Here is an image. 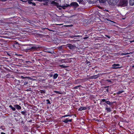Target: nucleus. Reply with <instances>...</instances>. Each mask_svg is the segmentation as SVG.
I'll list each match as a JSON object with an SVG mask.
<instances>
[{
	"instance_id": "f257e3e1",
	"label": "nucleus",
	"mask_w": 134,
	"mask_h": 134,
	"mask_svg": "<svg viewBox=\"0 0 134 134\" xmlns=\"http://www.w3.org/2000/svg\"><path fill=\"white\" fill-rule=\"evenodd\" d=\"M118 5L121 7L127 6L128 3V0H119Z\"/></svg>"
},
{
	"instance_id": "f03ea898",
	"label": "nucleus",
	"mask_w": 134,
	"mask_h": 134,
	"mask_svg": "<svg viewBox=\"0 0 134 134\" xmlns=\"http://www.w3.org/2000/svg\"><path fill=\"white\" fill-rule=\"evenodd\" d=\"M30 46H33L30 48H27L26 50H30V51H34L37 50L39 48V47L37 45L35 44H30Z\"/></svg>"
},
{
	"instance_id": "7ed1b4c3",
	"label": "nucleus",
	"mask_w": 134,
	"mask_h": 134,
	"mask_svg": "<svg viewBox=\"0 0 134 134\" xmlns=\"http://www.w3.org/2000/svg\"><path fill=\"white\" fill-rule=\"evenodd\" d=\"M108 2L110 4L115 5L119 2V0H107Z\"/></svg>"
},
{
	"instance_id": "20e7f679",
	"label": "nucleus",
	"mask_w": 134,
	"mask_h": 134,
	"mask_svg": "<svg viewBox=\"0 0 134 134\" xmlns=\"http://www.w3.org/2000/svg\"><path fill=\"white\" fill-rule=\"evenodd\" d=\"M69 5L70 7H72L75 8H76L79 6V5L76 2H72L70 4H69Z\"/></svg>"
},
{
	"instance_id": "39448f33",
	"label": "nucleus",
	"mask_w": 134,
	"mask_h": 134,
	"mask_svg": "<svg viewBox=\"0 0 134 134\" xmlns=\"http://www.w3.org/2000/svg\"><path fill=\"white\" fill-rule=\"evenodd\" d=\"M105 102L107 104L111 105L113 103H116V102H110L109 101H107V100L104 99H102L100 101V103L102 102Z\"/></svg>"
},
{
	"instance_id": "423d86ee",
	"label": "nucleus",
	"mask_w": 134,
	"mask_h": 134,
	"mask_svg": "<svg viewBox=\"0 0 134 134\" xmlns=\"http://www.w3.org/2000/svg\"><path fill=\"white\" fill-rule=\"evenodd\" d=\"M67 46L68 48L71 50H74L76 47L75 46L72 45L71 44L69 43L67 44Z\"/></svg>"
},
{
	"instance_id": "0eeeda50",
	"label": "nucleus",
	"mask_w": 134,
	"mask_h": 134,
	"mask_svg": "<svg viewBox=\"0 0 134 134\" xmlns=\"http://www.w3.org/2000/svg\"><path fill=\"white\" fill-rule=\"evenodd\" d=\"M120 65L118 64H114L112 65L113 68L116 69L120 68L122 67V66H120Z\"/></svg>"
},
{
	"instance_id": "6e6552de",
	"label": "nucleus",
	"mask_w": 134,
	"mask_h": 134,
	"mask_svg": "<svg viewBox=\"0 0 134 134\" xmlns=\"http://www.w3.org/2000/svg\"><path fill=\"white\" fill-rule=\"evenodd\" d=\"M51 4H52V5L57 6V7L58 8L60 7V6L59 5L58 3L55 2L53 1L51 2Z\"/></svg>"
},
{
	"instance_id": "1a4fd4ad",
	"label": "nucleus",
	"mask_w": 134,
	"mask_h": 134,
	"mask_svg": "<svg viewBox=\"0 0 134 134\" xmlns=\"http://www.w3.org/2000/svg\"><path fill=\"white\" fill-rule=\"evenodd\" d=\"M77 2H79L80 4H82L84 5L85 4V2L83 1V0H77Z\"/></svg>"
},
{
	"instance_id": "9d476101",
	"label": "nucleus",
	"mask_w": 134,
	"mask_h": 134,
	"mask_svg": "<svg viewBox=\"0 0 134 134\" xmlns=\"http://www.w3.org/2000/svg\"><path fill=\"white\" fill-rule=\"evenodd\" d=\"M14 106L15 108H16L18 110H20L21 108V107L18 104L14 105Z\"/></svg>"
},
{
	"instance_id": "9b49d317",
	"label": "nucleus",
	"mask_w": 134,
	"mask_h": 134,
	"mask_svg": "<svg viewBox=\"0 0 134 134\" xmlns=\"http://www.w3.org/2000/svg\"><path fill=\"white\" fill-rule=\"evenodd\" d=\"M70 7L69 4H66L63 5H62V6H60V7H61L63 9H65L67 7Z\"/></svg>"
},
{
	"instance_id": "f8f14e48",
	"label": "nucleus",
	"mask_w": 134,
	"mask_h": 134,
	"mask_svg": "<svg viewBox=\"0 0 134 134\" xmlns=\"http://www.w3.org/2000/svg\"><path fill=\"white\" fill-rule=\"evenodd\" d=\"M32 0H28V3L29 4H32L33 6H35L36 5V4L32 2Z\"/></svg>"
},
{
	"instance_id": "ddd939ff",
	"label": "nucleus",
	"mask_w": 134,
	"mask_h": 134,
	"mask_svg": "<svg viewBox=\"0 0 134 134\" xmlns=\"http://www.w3.org/2000/svg\"><path fill=\"white\" fill-rule=\"evenodd\" d=\"M44 50L45 51V52H47L49 53L52 54L54 53L53 51H49L48 49L47 48L44 49Z\"/></svg>"
},
{
	"instance_id": "4468645a",
	"label": "nucleus",
	"mask_w": 134,
	"mask_h": 134,
	"mask_svg": "<svg viewBox=\"0 0 134 134\" xmlns=\"http://www.w3.org/2000/svg\"><path fill=\"white\" fill-rule=\"evenodd\" d=\"M87 109V108L85 107H83V106L79 108L78 110L79 111H82L83 110H85Z\"/></svg>"
},
{
	"instance_id": "2eb2a0df",
	"label": "nucleus",
	"mask_w": 134,
	"mask_h": 134,
	"mask_svg": "<svg viewBox=\"0 0 134 134\" xmlns=\"http://www.w3.org/2000/svg\"><path fill=\"white\" fill-rule=\"evenodd\" d=\"M130 4L131 5H134V0H130Z\"/></svg>"
},
{
	"instance_id": "dca6fc26",
	"label": "nucleus",
	"mask_w": 134,
	"mask_h": 134,
	"mask_svg": "<svg viewBox=\"0 0 134 134\" xmlns=\"http://www.w3.org/2000/svg\"><path fill=\"white\" fill-rule=\"evenodd\" d=\"M21 114L22 115H24L25 116H26L27 115L26 114L27 112L26 110H25L23 111H21Z\"/></svg>"
},
{
	"instance_id": "f3484780",
	"label": "nucleus",
	"mask_w": 134,
	"mask_h": 134,
	"mask_svg": "<svg viewBox=\"0 0 134 134\" xmlns=\"http://www.w3.org/2000/svg\"><path fill=\"white\" fill-rule=\"evenodd\" d=\"M105 110H107V113L110 112L111 111V109L108 107H106L105 108Z\"/></svg>"
},
{
	"instance_id": "a211bd4d",
	"label": "nucleus",
	"mask_w": 134,
	"mask_h": 134,
	"mask_svg": "<svg viewBox=\"0 0 134 134\" xmlns=\"http://www.w3.org/2000/svg\"><path fill=\"white\" fill-rule=\"evenodd\" d=\"M64 46L63 45H62L57 47V48L59 50H63V47Z\"/></svg>"
},
{
	"instance_id": "6ab92c4d",
	"label": "nucleus",
	"mask_w": 134,
	"mask_h": 134,
	"mask_svg": "<svg viewBox=\"0 0 134 134\" xmlns=\"http://www.w3.org/2000/svg\"><path fill=\"white\" fill-rule=\"evenodd\" d=\"M58 75L57 74H55L53 75V78L54 79H56L58 76Z\"/></svg>"
},
{
	"instance_id": "aec40b11",
	"label": "nucleus",
	"mask_w": 134,
	"mask_h": 134,
	"mask_svg": "<svg viewBox=\"0 0 134 134\" xmlns=\"http://www.w3.org/2000/svg\"><path fill=\"white\" fill-rule=\"evenodd\" d=\"M9 107L11 108L12 110L13 111H15L16 110L15 108V107H13L11 105H10L9 106Z\"/></svg>"
},
{
	"instance_id": "412c9836",
	"label": "nucleus",
	"mask_w": 134,
	"mask_h": 134,
	"mask_svg": "<svg viewBox=\"0 0 134 134\" xmlns=\"http://www.w3.org/2000/svg\"><path fill=\"white\" fill-rule=\"evenodd\" d=\"M59 66L62 67L63 68H67L68 66L64 65H60Z\"/></svg>"
},
{
	"instance_id": "4be33fe9",
	"label": "nucleus",
	"mask_w": 134,
	"mask_h": 134,
	"mask_svg": "<svg viewBox=\"0 0 134 134\" xmlns=\"http://www.w3.org/2000/svg\"><path fill=\"white\" fill-rule=\"evenodd\" d=\"M80 87H82V86L81 85H79L77 86H75L73 87V89H76Z\"/></svg>"
},
{
	"instance_id": "5701e85b",
	"label": "nucleus",
	"mask_w": 134,
	"mask_h": 134,
	"mask_svg": "<svg viewBox=\"0 0 134 134\" xmlns=\"http://www.w3.org/2000/svg\"><path fill=\"white\" fill-rule=\"evenodd\" d=\"M63 122L65 123H68V119H65L63 121Z\"/></svg>"
},
{
	"instance_id": "b1692460",
	"label": "nucleus",
	"mask_w": 134,
	"mask_h": 134,
	"mask_svg": "<svg viewBox=\"0 0 134 134\" xmlns=\"http://www.w3.org/2000/svg\"><path fill=\"white\" fill-rule=\"evenodd\" d=\"M45 91L42 90H41L40 91V92L41 93H45Z\"/></svg>"
},
{
	"instance_id": "393cba45",
	"label": "nucleus",
	"mask_w": 134,
	"mask_h": 134,
	"mask_svg": "<svg viewBox=\"0 0 134 134\" xmlns=\"http://www.w3.org/2000/svg\"><path fill=\"white\" fill-rule=\"evenodd\" d=\"M124 92V91H118V92L117 93V94H120L122 92Z\"/></svg>"
},
{
	"instance_id": "a878e982",
	"label": "nucleus",
	"mask_w": 134,
	"mask_h": 134,
	"mask_svg": "<svg viewBox=\"0 0 134 134\" xmlns=\"http://www.w3.org/2000/svg\"><path fill=\"white\" fill-rule=\"evenodd\" d=\"M106 0H99V1L101 3H104L105 2Z\"/></svg>"
},
{
	"instance_id": "bb28decb",
	"label": "nucleus",
	"mask_w": 134,
	"mask_h": 134,
	"mask_svg": "<svg viewBox=\"0 0 134 134\" xmlns=\"http://www.w3.org/2000/svg\"><path fill=\"white\" fill-rule=\"evenodd\" d=\"M0 129H1L2 130H4L5 129V126H1Z\"/></svg>"
},
{
	"instance_id": "cd10ccee",
	"label": "nucleus",
	"mask_w": 134,
	"mask_h": 134,
	"mask_svg": "<svg viewBox=\"0 0 134 134\" xmlns=\"http://www.w3.org/2000/svg\"><path fill=\"white\" fill-rule=\"evenodd\" d=\"M93 79H96L98 77V76L97 75L93 76Z\"/></svg>"
},
{
	"instance_id": "c85d7f7f",
	"label": "nucleus",
	"mask_w": 134,
	"mask_h": 134,
	"mask_svg": "<svg viewBox=\"0 0 134 134\" xmlns=\"http://www.w3.org/2000/svg\"><path fill=\"white\" fill-rule=\"evenodd\" d=\"M54 93L59 94H62V93H61V92H60L58 91H54Z\"/></svg>"
},
{
	"instance_id": "c756f323",
	"label": "nucleus",
	"mask_w": 134,
	"mask_h": 134,
	"mask_svg": "<svg viewBox=\"0 0 134 134\" xmlns=\"http://www.w3.org/2000/svg\"><path fill=\"white\" fill-rule=\"evenodd\" d=\"M46 101L47 102V104H51L49 100V99H47Z\"/></svg>"
},
{
	"instance_id": "7c9ffc66",
	"label": "nucleus",
	"mask_w": 134,
	"mask_h": 134,
	"mask_svg": "<svg viewBox=\"0 0 134 134\" xmlns=\"http://www.w3.org/2000/svg\"><path fill=\"white\" fill-rule=\"evenodd\" d=\"M93 79V76H91L90 77H89L88 78V79Z\"/></svg>"
},
{
	"instance_id": "2f4dec72",
	"label": "nucleus",
	"mask_w": 134,
	"mask_h": 134,
	"mask_svg": "<svg viewBox=\"0 0 134 134\" xmlns=\"http://www.w3.org/2000/svg\"><path fill=\"white\" fill-rule=\"evenodd\" d=\"M21 125H23V126H24V123L23 121V120L21 122Z\"/></svg>"
},
{
	"instance_id": "473e14b6",
	"label": "nucleus",
	"mask_w": 134,
	"mask_h": 134,
	"mask_svg": "<svg viewBox=\"0 0 134 134\" xmlns=\"http://www.w3.org/2000/svg\"><path fill=\"white\" fill-rule=\"evenodd\" d=\"M28 83V82H27L25 81L24 82V85H27Z\"/></svg>"
},
{
	"instance_id": "72a5a7b5",
	"label": "nucleus",
	"mask_w": 134,
	"mask_h": 134,
	"mask_svg": "<svg viewBox=\"0 0 134 134\" xmlns=\"http://www.w3.org/2000/svg\"><path fill=\"white\" fill-rule=\"evenodd\" d=\"M78 36H71L70 37H71L73 38V37H78Z\"/></svg>"
},
{
	"instance_id": "f704fd0d",
	"label": "nucleus",
	"mask_w": 134,
	"mask_h": 134,
	"mask_svg": "<svg viewBox=\"0 0 134 134\" xmlns=\"http://www.w3.org/2000/svg\"><path fill=\"white\" fill-rule=\"evenodd\" d=\"M68 116V115H65L64 116H62V118H63V117H67V116Z\"/></svg>"
},
{
	"instance_id": "c9c22d12",
	"label": "nucleus",
	"mask_w": 134,
	"mask_h": 134,
	"mask_svg": "<svg viewBox=\"0 0 134 134\" xmlns=\"http://www.w3.org/2000/svg\"><path fill=\"white\" fill-rule=\"evenodd\" d=\"M107 81H108V82H111V81L109 80H106Z\"/></svg>"
},
{
	"instance_id": "e433bc0d",
	"label": "nucleus",
	"mask_w": 134,
	"mask_h": 134,
	"mask_svg": "<svg viewBox=\"0 0 134 134\" xmlns=\"http://www.w3.org/2000/svg\"><path fill=\"white\" fill-rule=\"evenodd\" d=\"M109 87V86H105L103 87V88H108Z\"/></svg>"
},
{
	"instance_id": "4c0bfd02",
	"label": "nucleus",
	"mask_w": 134,
	"mask_h": 134,
	"mask_svg": "<svg viewBox=\"0 0 134 134\" xmlns=\"http://www.w3.org/2000/svg\"><path fill=\"white\" fill-rule=\"evenodd\" d=\"M105 36L109 38H110V36L108 35H106Z\"/></svg>"
},
{
	"instance_id": "58836bf2",
	"label": "nucleus",
	"mask_w": 134,
	"mask_h": 134,
	"mask_svg": "<svg viewBox=\"0 0 134 134\" xmlns=\"http://www.w3.org/2000/svg\"><path fill=\"white\" fill-rule=\"evenodd\" d=\"M79 40H71V41H73V42H75L76 41H79Z\"/></svg>"
},
{
	"instance_id": "ea45409f",
	"label": "nucleus",
	"mask_w": 134,
	"mask_h": 134,
	"mask_svg": "<svg viewBox=\"0 0 134 134\" xmlns=\"http://www.w3.org/2000/svg\"><path fill=\"white\" fill-rule=\"evenodd\" d=\"M72 120V119H71L68 120V122H71Z\"/></svg>"
},
{
	"instance_id": "a19ab883",
	"label": "nucleus",
	"mask_w": 134,
	"mask_h": 134,
	"mask_svg": "<svg viewBox=\"0 0 134 134\" xmlns=\"http://www.w3.org/2000/svg\"><path fill=\"white\" fill-rule=\"evenodd\" d=\"M7 0H1V1L2 2H4L7 1Z\"/></svg>"
},
{
	"instance_id": "79ce46f5",
	"label": "nucleus",
	"mask_w": 134,
	"mask_h": 134,
	"mask_svg": "<svg viewBox=\"0 0 134 134\" xmlns=\"http://www.w3.org/2000/svg\"><path fill=\"white\" fill-rule=\"evenodd\" d=\"M113 112L114 113V114H115L116 113V110H114V111H113Z\"/></svg>"
},
{
	"instance_id": "37998d69",
	"label": "nucleus",
	"mask_w": 134,
	"mask_h": 134,
	"mask_svg": "<svg viewBox=\"0 0 134 134\" xmlns=\"http://www.w3.org/2000/svg\"><path fill=\"white\" fill-rule=\"evenodd\" d=\"M88 37H85L84 38V39H87Z\"/></svg>"
},
{
	"instance_id": "c03bdc74",
	"label": "nucleus",
	"mask_w": 134,
	"mask_h": 134,
	"mask_svg": "<svg viewBox=\"0 0 134 134\" xmlns=\"http://www.w3.org/2000/svg\"><path fill=\"white\" fill-rule=\"evenodd\" d=\"M106 91H107V92H109V90L108 88L107 89V90H106Z\"/></svg>"
},
{
	"instance_id": "a18cd8bd",
	"label": "nucleus",
	"mask_w": 134,
	"mask_h": 134,
	"mask_svg": "<svg viewBox=\"0 0 134 134\" xmlns=\"http://www.w3.org/2000/svg\"><path fill=\"white\" fill-rule=\"evenodd\" d=\"M1 134H6L5 133L1 132Z\"/></svg>"
},
{
	"instance_id": "49530a36",
	"label": "nucleus",
	"mask_w": 134,
	"mask_h": 134,
	"mask_svg": "<svg viewBox=\"0 0 134 134\" xmlns=\"http://www.w3.org/2000/svg\"><path fill=\"white\" fill-rule=\"evenodd\" d=\"M20 0L23 2H26L27 1H24V0Z\"/></svg>"
},
{
	"instance_id": "de8ad7c7",
	"label": "nucleus",
	"mask_w": 134,
	"mask_h": 134,
	"mask_svg": "<svg viewBox=\"0 0 134 134\" xmlns=\"http://www.w3.org/2000/svg\"><path fill=\"white\" fill-rule=\"evenodd\" d=\"M105 20H107L108 21H110V20H109V19H107V18H106Z\"/></svg>"
},
{
	"instance_id": "09e8293b",
	"label": "nucleus",
	"mask_w": 134,
	"mask_h": 134,
	"mask_svg": "<svg viewBox=\"0 0 134 134\" xmlns=\"http://www.w3.org/2000/svg\"><path fill=\"white\" fill-rule=\"evenodd\" d=\"M32 120H30V121H29V122H32Z\"/></svg>"
},
{
	"instance_id": "8fccbe9b",
	"label": "nucleus",
	"mask_w": 134,
	"mask_h": 134,
	"mask_svg": "<svg viewBox=\"0 0 134 134\" xmlns=\"http://www.w3.org/2000/svg\"><path fill=\"white\" fill-rule=\"evenodd\" d=\"M81 9V8L80 7V8H78V10H79Z\"/></svg>"
},
{
	"instance_id": "3c124183",
	"label": "nucleus",
	"mask_w": 134,
	"mask_h": 134,
	"mask_svg": "<svg viewBox=\"0 0 134 134\" xmlns=\"http://www.w3.org/2000/svg\"><path fill=\"white\" fill-rule=\"evenodd\" d=\"M26 62L27 63H28V62H29V63H31V62H30V61H27Z\"/></svg>"
},
{
	"instance_id": "603ef678",
	"label": "nucleus",
	"mask_w": 134,
	"mask_h": 134,
	"mask_svg": "<svg viewBox=\"0 0 134 134\" xmlns=\"http://www.w3.org/2000/svg\"><path fill=\"white\" fill-rule=\"evenodd\" d=\"M15 120L16 121H18V120L16 118H15Z\"/></svg>"
},
{
	"instance_id": "864d4df0",
	"label": "nucleus",
	"mask_w": 134,
	"mask_h": 134,
	"mask_svg": "<svg viewBox=\"0 0 134 134\" xmlns=\"http://www.w3.org/2000/svg\"><path fill=\"white\" fill-rule=\"evenodd\" d=\"M129 53H127L126 54H124V55H126V54H129Z\"/></svg>"
},
{
	"instance_id": "5fc2aeb1",
	"label": "nucleus",
	"mask_w": 134,
	"mask_h": 134,
	"mask_svg": "<svg viewBox=\"0 0 134 134\" xmlns=\"http://www.w3.org/2000/svg\"><path fill=\"white\" fill-rule=\"evenodd\" d=\"M77 80H76V82L75 83V84H77Z\"/></svg>"
},
{
	"instance_id": "6e6d98bb",
	"label": "nucleus",
	"mask_w": 134,
	"mask_h": 134,
	"mask_svg": "<svg viewBox=\"0 0 134 134\" xmlns=\"http://www.w3.org/2000/svg\"><path fill=\"white\" fill-rule=\"evenodd\" d=\"M103 104H104V105H106L107 107H108V106L107 105H106V104L105 103H104Z\"/></svg>"
},
{
	"instance_id": "4d7b16f0",
	"label": "nucleus",
	"mask_w": 134,
	"mask_h": 134,
	"mask_svg": "<svg viewBox=\"0 0 134 134\" xmlns=\"http://www.w3.org/2000/svg\"><path fill=\"white\" fill-rule=\"evenodd\" d=\"M68 116H71V115H68Z\"/></svg>"
},
{
	"instance_id": "13d9d810",
	"label": "nucleus",
	"mask_w": 134,
	"mask_h": 134,
	"mask_svg": "<svg viewBox=\"0 0 134 134\" xmlns=\"http://www.w3.org/2000/svg\"><path fill=\"white\" fill-rule=\"evenodd\" d=\"M53 76V75L52 74H51L50 75L51 77H52Z\"/></svg>"
},
{
	"instance_id": "bf43d9fd",
	"label": "nucleus",
	"mask_w": 134,
	"mask_h": 134,
	"mask_svg": "<svg viewBox=\"0 0 134 134\" xmlns=\"http://www.w3.org/2000/svg\"><path fill=\"white\" fill-rule=\"evenodd\" d=\"M7 54H8V55H9V56H10V54H9V53H7Z\"/></svg>"
},
{
	"instance_id": "052dcab7",
	"label": "nucleus",
	"mask_w": 134,
	"mask_h": 134,
	"mask_svg": "<svg viewBox=\"0 0 134 134\" xmlns=\"http://www.w3.org/2000/svg\"><path fill=\"white\" fill-rule=\"evenodd\" d=\"M132 68H134V65L132 66Z\"/></svg>"
},
{
	"instance_id": "680f3d73",
	"label": "nucleus",
	"mask_w": 134,
	"mask_h": 134,
	"mask_svg": "<svg viewBox=\"0 0 134 134\" xmlns=\"http://www.w3.org/2000/svg\"><path fill=\"white\" fill-rule=\"evenodd\" d=\"M62 61H63V60H64V59H62Z\"/></svg>"
},
{
	"instance_id": "e2e57ef3",
	"label": "nucleus",
	"mask_w": 134,
	"mask_h": 134,
	"mask_svg": "<svg viewBox=\"0 0 134 134\" xmlns=\"http://www.w3.org/2000/svg\"><path fill=\"white\" fill-rule=\"evenodd\" d=\"M76 114H75V116H76Z\"/></svg>"
},
{
	"instance_id": "0e129e2a",
	"label": "nucleus",
	"mask_w": 134,
	"mask_h": 134,
	"mask_svg": "<svg viewBox=\"0 0 134 134\" xmlns=\"http://www.w3.org/2000/svg\"><path fill=\"white\" fill-rule=\"evenodd\" d=\"M88 76H88V75H87V77H88Z\"/></svg>"
},
{
	"instance_id": "69168bd1",
	"label": "nucleus",
	"mask_w": 134,
	"mask_h": 134,
	"mask_svg": "<svg viewBox=\"0 0 134 134\" xmlns=\"http://www.w3.org/2000/svg\"><path fill=\"white\" fill-rule=\"evenodd\" d=\"M59 9H60V8H59Z\"/></svg>"
}]
</instances>
